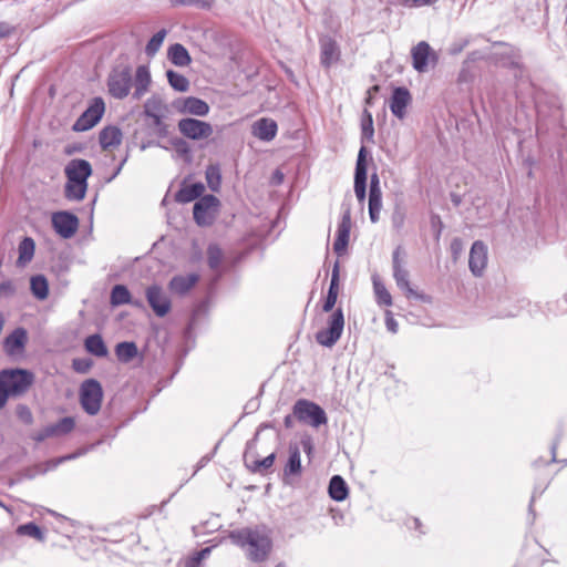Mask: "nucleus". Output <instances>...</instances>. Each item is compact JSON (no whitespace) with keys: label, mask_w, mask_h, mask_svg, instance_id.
Listing matches in <instances>:
<instances>
[{"label":"nucleus","mask_w":567,"mask_h":567,"mask_svg":"<svg viewBox=\"0 0 567 567\" xmlns=\"http://www.w3.org/2000/svg\"><path fill=\"white\" fill-rule=\"evenodd\" d=\"M17 533L19 535H24V536L33 537V538H35L38 540H41V542L44 540L43 532L34 523H28V524L20 525L17 528Z\"/></svg>","instance_id":"49530a36"},{"label":"nucleus","mask_w":567,"mask_h":567,"mask_svg":"<svg viewBox=\"0 0 567 567\" xmlns=\"http://www.w3.org/2000/svg\"><path fill=\"white\" fill-rule=\"evenodd\" d=\"M228 538L256 563L264 561L272 547L270 532L265 526L244 527L229 532Z\"/></svg>","instance_id":"f257e3e1"},{"label":"nucleus","mask_w":567,"mask_h":567,"mask_svg":"<svg viewBox=\"0 0 567 567\" xmlns=\"http://www.w3.org/2000/svg\"><path fill=\"white\" fill-rule=\"evenodd\" d=\"M275 458V453L269 454L268 456L260 461H249V456L247 454L245 455L246 465L254 473H265L266 471H268L274 465Z\"/></svg>","instance_id":"4c0bfd02"},{"label":"nucleus","mask_w":567,"mask_h":567,"mask_svg":"<svg viewBox=\"0 0 567 567\" xmlns=\"http://www.w3.org/2000/svg\"><path fill=\"white\" fill-rule=\"evenodd\" d=\"M365 155H367V148L364 146H361L359 154H358L355 172H354V193L360 203H363L365 199V188H367Z\"/></svg>","instance_id":"dca6fc26"},{"label":"nucleus","mask_w":567,"mask_h":567,"mask_svg":"<svg viewBox=\"0 0 567 567\" xmlns=\"http://www.w3.org/2000/svg\"><path fill=\"white\" fill-rule=\"evenodd\" d=\"M92 365V362L87 359H74L72 361V368L79 373H86Z\"/></svg>","instance_id":"864d4df0"},{"label":"nucleus","mask_w":567,"mask_h":567,"mask_svg":"<svg viewBox=\"0 0 567 567\" xmlns=\"http://www.w3.org/2000/svg\"><path fill=\"white\" fill-rule=\"evenodd\" d=\"M412 66L419 73H425L439 62L437 53L426 41H421L411 49Z\"/></svg>","instance_id":"0eeeda50"},{"label":"nucleus","mask_w":567,"mask_h":567,"mask_svg":"<svg viewBox=\"0 0 567 567\" xmlns=\"http://www.w3.org/2000/svg\"><path fill=\"white\" fill-rule=\"evenodd\" d=\"M411 102V94L405 87H395L390 101V110L393 115L402 120L406 113V106Z\"/></svg>","instance_id":"b1692460"},{"label":"nucleus","mask_w":567,"mask_h":567,"mask_svg":"<svg viewBox=\"0 0 567 567\" xmlns=\"http://www.w3.org/2000/svg\"><path fill=\"white\" fill-rule=\"evenodd\" d=\"M402 255H404L402 247L401 246L396 247L392 255V268L393 269L403 266Z\"/></svg>","instance_id":"6e6d98bb"},{"label":"nucleus","mask_w":567,"mask_h":567,"mask_svg":"<svg viewBox=\"0 0 567 567\" xmlns=\"http://www.w3.org/2000/svg\"><path fill=\"white\" fill-rule=\"evenodd\" d=\"M16 293V286L11 280H6L0 284V299L10 298Z\"/></svg>","instance_id":"603ef678"},{"label":"nucleus","mask_w":567,"mask_h":567,"mask_svg":"<svg viewBox=\"0 0 567 567\" xmlns=\"http://www.w3.org/2000/svg\"><path fill=\"white\" fill-rule=\"evenodd\" d=\"M338 291H339V265L337 262L334 265V268L332 271L328 295H327L324 303L322 306V309L324 312H329L333 309V307L337 302Z\"/></svg>","instance_id":"c85d7f7f"},{"label":"nucleus","mask_w":567,"mask_h":567,"mask_svg":"<svg viewBox=\"0 0 567 567\" xmlns=\"http://www.w3.org/2000/svg\"><path fill=\"white\" fill-rule=\"evenodd\" d=\"M399 4L405 8H421L432 6L439 0H396Z\"/></svg>","instance_id":"8fccbe9b"},{"label":"nucleus","mask_w":567,"mask_h":567,"mask_svg":"<svg viewBox=\"0 0 567 567\" xmlns=\"http://www.w3.org/2000/svg\"><path fill=\"white\" fill-rule=\"evenodd\" d=\"M373 289L379 305L391 306L392 297L385 286L379 280L377 276L373 277Z\"/></svg>","instance_id":"37998d69"},{"label":"nucleus","mask_w":567,"mask_h":567,"mask_svg":"<svg viewBox=\"0 0 567 567\" xmlns=\"http://www.w3.org/2000/svg\"><path fill=\"white\" fill-rule=\"evenodd\" d=\"M320 45V63L324 69H330L339 62L341 50L338 42L329 35L319 39Z\"/></svg>","instance_id":"f8f14e48"},{"label":"nucleus","mask_w":567,"mask_h":567,"mask_svg":"<svg viewBox=\"0 0 567 567\" xmlns=\"http://www.w3.org/2000/svg\"><path fill=\"white\" fill-rule=\"evenodd\" d=\"M122 132L116 126L104 127L99 135V142L103 150L116 147L122 142Z\"/></svg>","instance_id":"a878e982"},{"label":"nucleus","mask_w":567,"mask_h":567,"mask_svg":"<svg viewBox=\"0 0 567 567\" xmlns=\"http://www.w3.org/2000/svg\"><path fill=\"white\" fill-rule=\"evenodd\" d=\"M11 32V28L7 24L1 22L0 23V40L8 37Z\"/></svg>","instance_id":"680f3d73"},{"label":"nucleus","mask_w":567,"mask_h":567,"mask_svg":"<svg viewBox=\"0 0 567 567\" xmlns=\"http://www.w3.org/2000/svg\"><path fill=\"white\" fill-rule=\"evenodd\" d=\"M76 456V454H70V455H66V456H62L60 458H56V460H52L48 463L49 467L50 468H54L56 467L59 464H61L62 462L64 461H68V460H72Z\"/></svg>","instance_id":"052dcab7"},{"label":"nucleus","mask_w":567,"mask_h":567,"mask_svg":"<svg viewBox=\"0 0 567 567\" xmlns=\"http://www.w3.org/2000/svg\"><path fill=\"white\" fill-rule=\"evenodd\" d=\"M174 6H192L199 9H210L215 0H171Z\"/></svg>","instance_id":"09e8293b"},{"label":"nucleus","mask_w":567,"mask_h":567,"mask_svg":"<svg viewBox=\"0 0 567 567\" xmlns=\"http://www.w3.org/2000/svg\"><path fill=\"white\" fill-rule=\"evenodd\" d=\"M431 221H432L433 225H440L441 226V224H442L441 219H440V217L437 215H433L431 217Z\"/></svg>","instance_id":"e2e57ef3"},{"label":"nucleus","mask_w":567,"mask_h":567,"mask_svg":"<svg viewBox=\"0 0 567 567\" xmlns=\"http://www.w3.org/2000/svg\"><path fill=\"white\" fill-rule=\"evenodd\" d=\"M124 163H125V159L117 166L116 172L114 173L113 177H115L121 172Z\"/></svg>","instance_id":"338daca9"},{"label":"nucleus","mask_w":567,"mask_h":567,"mask_svg":"<svg viewBox=\"0 0 567 567\" xmlns=\"http://www.w3.org/2000/svg\"><path fill=\"white\" fill-rule=\"evenodd\" d=\"M344 327V317L341 308L336 309L328 319L327 328L316 333V340L323 347L331 348L340 339Z\"/></svg>","instance_id":"39448f33"},{"label":"nucleus","mask_w":567,"mask_h":567,"mask_svg":"<svg viewBox=\"0 0 567 567\" xmlns=\"http://www.w3.org/2000/svg\"><path fill=\"white\" fill-rule=\"evenodd\" d=\"M103 391L100 382L94 379L85 380L80 389V402L83 410L90 414L95 415L101 409Z\"/></svg>","instance_id":"423d86ee"},{"label":"nucleus","mask_w":567,"mask_h":567,"mask_svg":"<svg viewBox=\"0 0 567 567\" xmlns=\"http://www.w3.org/2000/svg\"><path fill=\"white\" fill-rule=\"evenodd\" d=\"M55 233L64 239L71 238L79 228L78 217L69 212H56L51 217Z\"/></svg>","instance_id":"9b49d317"},{"label":"nucleus","mask_w":567,"mask_h":567,"mask_svg":"<svg viewBox=\"0 0 567 567\" xmlns=\"http://www.w3.org/2000/svg\"><path fill=\"white\" fill-rule=\"evenodd\" d=\"M105 112V103L102 97H94L87 109L81 114L72 126L74 132H85L95 126Z\"/></svg>","instance_id":"6e6552de"},{"label":"nucleus","mask_w":567,"mask_h":567,"mask_svg":"<svg viewBox=\"0 0 567 567\" xmlns=\"http://www.w3.org/2000/svg\"><path fill=\"white\" fill-rule=\"evenodd\" d=\"M28 342V332L24 328H16L3 340V348L7 354L16 355L21 353Z\"/></svg>","instance_id":"4be33fe9"},{"label":"nucleus","mask_w":567,"mask_h":567,"mask_svg":"<svg viewBox=\"0 0 567 567\" xmlns=\"http://www.w3.org/2000/svg\"><path fill=\"white\" fill-rule=\"evenodd\" d=\"M124 163H125V159L117 166L116 172L114 173L113 177H115L121 172Z\"/></svg>","instance_id":"774afa93"},{"label":"nucleus","mask_w":567,"mask_h":567,"mask_svg":"<svg viewBox=\"0 0 567 567\" xmlns=\"http://www.w3.org/2000/svg\"><path fill=\"white\" fill-rule=\"evenodd\" d=\"M146 299L156 316L164 317L169 312L171 300L161 287L156 285L148 287Z\"/></svg>","instance_id":"4468645a"},{"label":"nucleus","mask_w":567,"mask_h":567,"mask_svg":"<svg viewBox=\"0 0 567 567\" xmlns=\"http://www.w3.org/2000/svg\"><path fill=\"white\" fill-rule=\"evenodd\" d=\"M206 182L213 192H218L221 183L220 169L217 165H209L206 168Z\"/></svg>","instance_id":"c03bdc74"},{"label":"nucleus","mask_w":567,"mask_h":567,"mask_svg":"<svg viewBox=\"0 0 567 567\" xmlns=\"http://www.w3.org/2000/svg\"><path fill=\"white\" fill-rule=\"evenodd\" d=\"M138 353L137 346L135 342H120L115 347V354L120 362L128 363L131 362Z\"/></svg>","instance_id":"473e14b6"},{"label":"nucleus","mask_w":567,"mask_h":567,"mask_svg":"<svg viewBox=\"0 0 567 567\" xmlns=\"http://www.w3.org/2000/svg\"><path fill=\"white\" fill-rule=\"evenodd\" d=\"M177 127L183 136L193 141L205 140L213 134V126L210 123L193 117L179 120Z\"/></svg>","instance_id":"1a4fd4ad"},{"label":"nucleus","mask_w":567,"mask_h":567,"mask_svg":"<svg viewBox=\"0 0 567 567\" xmlns=\"http://www.w3.org/2000/svg\"><path fill=\"white\" fill-rule=\"evenodd\" d=\"M174 106L181 114H190L200 117L206 116L210 110L206 101L195 96L178 99Z\"/></svg>","instance_id":"2eb2a0df"},{"label":"nucleus","mask_w":567,"mask_h":567,"mask_svg":"<svg viewBox=\"0 0 567 567\" xmlns=\"http://www.w3.org/2000/svg\"><path fill=\"white\" fill-rule=\"evenodd\" d=\"M84 346L87 352L99 358L106 357L109 353L102 337L97 333L89 336L84 341Z\"/></svg>","instance_id":"72a5a7b5"},{"label":"nucleus","mask_w":567,"mask_h":567,"mask_svg":"<svg viewBox=\"0 0 567 567\" xmlns=\"http://www.w3.org/2000/svg\"><path fill=\"white\" fill-rule=\"evenodd\" d=\"M382 209V192L380 187V179L377 174H372L370 179L369 192V216L372 223H377Z\"/></svg>","instance_id":"a211bd4d"},{"label":"nucleus","mask_w":567,"mask_h":567,"mask_svg":"<svg viewBox=\"0 0 567 567\" xmlns=\"http://www.w3.org/2000/svg\"><path fill=\"white\" fill-rule=\"evenodd\" d=\"M285 425H286L287 427H290V426H291V416H290V415H288V416H286V417H285Z\"/></svg>","instance_id":"69168bd1"},{"label":"nucleus","mask_w":567,"mask_h":567,"mask_svg":"<svg viewBox=\"0 0 567 567\" xmlns=\"http://www.w3.org/2000/svg\"><path fill=\"white\" fill-rule=\"evenodd\" d=\"M35 244L31 237H24L18 247L19 257L18 264L25 265L30 262L34 256Z\"/></svg>","instance_id":"f704fd0d"},{"label":"nucleus","mask_w":567,"mask_h":567,"mask_svg":"<svg viewBox=\"0 0 567 567\" xmlns=\"http://www.w3.org/2000/svg\"><path fill=\"white\" fill-rule=\"evenodd\" d=\"M34 380L33 372L27 369L16 368L0 371V383L11 393L12 398L24 395L34 383Z\"/></svg>","instance_id":"f03ea898"},{"label":"nucleus","mask_w":567,"mask_h":567,"mask_svg":"<svg viewBox=\"0 0 567 567\" xmlns=\"http://www.w3.org/2000/svg\"><path fill=\"white\" fill-rule=\"evenodd\" d=\"M166 76L168 80L169 85L177 92H186L189 89V81L188 79L173 70H168L166 72Z\"/></svg>","instance_id":"58836bf2"},{"label":"nucleus","mask_w":567,"mask_h":567,"mask_svg":"<svg viewBox=\"0 0 567 567\" xmlns=\"http://www.w3.org/2000/svg\"><path fill=\"white\" fill-rule=\"evenodd\" d=\"M30 289L37 299L44 300L49 295V285L47 278L42 275L31 277Z\"/></svg>","instance_id":"c9c22d12"},{"label":"nucleus","mask_w":567,"mask_h":567,"mask_svg":"<svg viewBox=\"0 0 567 567\" xmlns=\"http://www.w3.org/2000/svg\"><path fill=\"white\" fill-rule=\"evenodd\" d=\"M198 278L199 277L196 274L175 276L169 282V288L172 291L183 295L195 286V284L198 281Z\"/></svg>","instance_id":"7c9ffc66"},{"label":"nucleus","mask_w":567,"mask_h":567,"mask_svg":"<svg viewBox=\"0 0 567 567\" xmlns=\"http://www.w3.org/2000/svg\"><path fill=\"white\" fill-rule=\"evenodd\" d=\"M186 567H202L199 564H197L196 561H187L186 564Z\"/></svg>","instance_id":"0e129e2a"},{"label":"nucleus","mask_w":567,"mask_h":567,"mask_svg":"<svg viewBox=\"0 0 567 567\" xmlns=\"http://www.w3.org/2000/svg\"><path fill=\"white\" fill-rule=\"evenodd\" d=\"M212 549L209 547L203 548L202 550L195 553V555L189 559V561H196L200 565V561L206 558L210 554Z\"/></svg>","instance_id":"13d9d810"},{"label":"nucleus","mask_w":567,"mask_h":567,"mask_svg":"<svg viewBox=\"0 0 567 567\" xmlns=\"http://www.w3.org/2000/svg\"><path fill=\"white\" fill-rule=\"evenodd\" d=\"M278 126L272 118L262 117L251 125V133L260 141L270 142L277 135Z\"/></svg>","instance_id":"5701e85b"},{"label":"nucleus","mask_w":567,"mask_h":567,"mask_svg":"<svg viewBox=\"0 0 567 567\" xmlns=\"http://www.w3.org/2000/svg\"><path fill=\"white\" fill-rule=\"evenodd\" d=\"M208 265L213 270H217L223 260V251L217 245H210L207 249Z\"/></svg>","instance_id":"de8ad7c7"},{"label":"nucleus","mask_w":567,"mask_h":567,"mask_svg":"<svg viewBox=\"0 0 567 567\" xmlns=\"http://www.w3.org/2000/svg\"><path fill=\"white\" fill-rule=\"evenodd\" d=\"M168 109L164 100L153 94L144 103V114L152 118L153 125L159 127L163 125V120L166 116Z\"/></svg>","instance_id":"f3484780"},{"label":"nucleus","mask_w":567,"mask_h":567,"mask_svg":"<svg viewBox=\"0 0 567 567\" xmlns=\"http://www.w3.org/2000/svg\"><path fill=\"white\" fill-rule=\"evenodd\" d=\"M49 426L51 430L49 434H52L53 436H61L70 433L74 429L75 421L71 416H65Z\"/></svg>","instance_id":"a19ab883"},{"label":"nucleus","mask_w":567,"mask_h":567,"mask_svg":"<svg viewBox=\"0 0 567 567\" xmlns=\"http://www.w3.org/2000/svg\"><path fill=\"white\" fill-rule=\"evenodd\" d=\"M329 496L336 502H342L348 497L349 488L340 475H333L329 482Z\"/></svg>","instance_id":"c756f323"},{"label":"nucleus","mask_w":567,"mask_h":567,"mask_svg":"<svg viewBox=\"0 0 567 567\" xmlns=\"http://www.w3.org/2000/svg\"><path fill=\"white\" fill-rule=\"evenodd\" d=\"M205 190L203 183H194L190 185H184L175 195V199L178 203H190L196 198H199Z\"/></svg>","instance_id":"cd10ccee"},{"label":"nucleus","mask_w":567,"mask_h":567,"mask_svg":"<svg viewBox=\"0 0 567 567\" xmlns=\"http://www.w3.org/2000/svg\"><path fill=\"white\" fill-rule=\"evenodd\" d=\"M487 264V247L483 241H475L472 245L468 258V266L472 274L481 276Z\"/></svg>","instance_id":"6ab92c4d"},{"label":"nucleus","mask_w":567,"mask_h":567,"mask_svg":"<svg viewBox=\"0 0 567 567\" xmlns=\"http://www.w3.org/2000/svg\"><path fill=\"white\" fill-rule=\"evenodd\" d=\"M385 326H386V329L389 331H391L392 333H396L398 332V322L395 321V319L392 317L391 312L388 311L386 312V317H385Z\"/></svg>","instance_id":"4d7b16f0"},{"label":"nucleus","mask_w":567,"mask_h":567,"mask_svg":"<svg viewBox=\"0 0 567 567\" xmlns=\"http://www.w3.org/2000/svg\"><path fill=\"white\" fill-rule=\"evenodd\" d=\"M301 455L297 444L289 445V457L284 468L285 476H298L301 474Z\"/></svg>","instance_id":"bb28decb"},{"label":"nucleus","mask_w":567,"mask_h":567,"mask_svg":"<svg viewBox=\"0 0 567 567\" xmlns=\"http://www.w3.org/2000/svg\"><path fill=\"white\" fill-rule=\"evenodd\" d=\"M293 415L298 421L307 423L313 427H319L328 421L323 409L306 399H300L295 403Z\"/></svg>","instance_id":"20e7f679"},{"label":"nucleus","mask_w":567,"mask_h":567,"mask_svg":"<svg viewBox=\"0 0 567 567\" xmlns=\"http://www.w3.org/2000/svg\"><path fill=\"white\" fill-rule=\"evenodd\" d=\"M50 432H51V430H50V426L48 425L35 434L34 440L37 442H42V441L47 440L48 437H52L53 435L49 434Z\"/></svg>","instance_id":"bf43d9fd"},{"label":"nucleus","mask_w":567,"mask_h":567,"mask_svg":"<svg viewBox=\"0 0 567 567\" xmlns=\"http://www.w3.org/2000/svg\"><path fill=\"white\" fill-rule=\"evenodd\" d=\"M131 293L124 285H116L111 291V303L112 306H121L131 303Z\"/></svg>","instance_id":"ea45409f"},{"label":"nucleus","mask_w":567,"mask_h":567,"mask_svg":"<svg viewBox=\"0 0 567 567\" xmlns=\"http://www.w3.org/2000/svg\"><path fill=\"white\" fill-rule=\"evenodd\" d=\"M87 183L66 181L65 197L70 200H82L85 197Z\"/></svg>","instance_id":"e433bc0d"},{"label":"nucleus","mask_w":567,"mask_h":567,"mask_svg":"<svg viewBox=\"0 0 567 567\" xmlns=\"http://www.w3.org/2000/svg\"><path fill=\"white\" fill-rule=\"evenodd\" d=\"M393 278L396 282V286L402 290L404 291L405 296L408 298H415L417 300H421L423 302H431V297L423 293V292H417L416 290H414L411 286H410V281H409V271L404 268V266L402 267H398V268H394L393 269Z\"/></svg>","instance_id":"aec40b11"},{"label":"nucleus","mask_w":567,"mask_h":567,"mask_svg":"<svg viewBox=\"0 0 567 567\" xmlns=\"http://www.w3.org/2000/svg\"><path fill=\"white\" fill-rule=\"evenodd\" d=\"M351 230V210L347 207L341 216V220L337 228V236L333 243V251L338 256H342L348 247Z\"/></svg>","instance_id":"ddd939ff"},{"label":"nucleus","mask_w":567,"mask_h":567,"mask_svg":"<svg viewBox=\"0 0 567 567\" xmlns=\"http://www.w3.org/2000/svg\"><path fill=\"white\" fill-rule=\"evenodd\" d=\"M175 148L179 156L184 157L187 161H190V150L185 141L178 140L175 143Z\"/></svg>","instance_id":"5fc2aeb1"},{"label":"nucleus","mask_w":567,"mask_h":567,"mask_svg":"<svg viewBox=\"0 0 567 567\" xmlns=\"http://www.w3.org/2000/svg\"><path fill=\"white\" fill-rule=\"evenodd\" d=\"M168 59L176 66H187L192 62L188 51L179 43H175L169 47Z\"/></svg>","instance_id":"2f4dec72"},{"label":"nucleus","mask_w":567,"mask_h":567,"mask_svg":"<svg viewBox=\"0 0 567 567\" xmlns=\"http://www.w3.org/2000/svg\"><path fill=\"white\" fill-rule=\"evenodd\" d=\"M166 34L167 31L165 29H161L150 39L145 48V53L148 56H153L157 53L164 42Z\"/></svg>","instance_id":"a18cd8bd"},{"label":"nucleus","mask_w":567,"mask_h":567,"mask_svg":"<svg viewBox=\"0 0 567 567\" xmlns=\"http://www.w3.org/2000/svg\"><path fill=\"white\" fill-rule=\"evenodd\" d=\"M17 415L25 424H31L33 422L32 412L25 404H19L17 406Z\"/></svg>","instance_id":"3c124183"},{"label":"nucleus","mask_w":567,"mask_h":567,"mask_svg":"<svg viewBox=\"0 0 567 567\" xmlns=\"http://www.w3.org/2000/svg\"><path fill=\"white\" fill-rule=\"evenodd\" d=\"M107 91L110 95L117 100L125 99L132 87V69L128 65H115L109 73Z\"/></svg>","instance_id":"7ed1b4c3"},{"label":"nucleus","mask_w":567,"mask_h":567,"mask_svg":"<svg viewBox=\"0 0 567 567\" xmlns=\"http://www.w3.org/2000/svg\"><path fill=\"white\" fill-rule=\"evenodd\" d=\"M374 128L372 114L364 110L361 118V138L373 143Z\"/></svg>","instance_id":"79ce46f5"},{"label":"nucleus","mask_w":567,"mask_h":567,"mask_svg":"<svg viewBox=\"0 0 567 567\" xmlns=\"http://www.w3.org/2000/svg\"><path fill=\"white\" fill-rule=\"evenodd\" d=\"M151 84V74L148 68L141 65L135 72V90L133 92V99L141 100L142 96L148 91Z\"/></svg>","instance_id":"393cba45"},{"label":"nucleus","mask_w":567,"mask_h":567,"mask_svg":"<svg viewBox=\"0 0 567 567\" xmlns=\"http://www.w3.org/2000/svg\"><path fill=\"white\" fill-rule=\"evenodd\" d=\"M64 172L66 179H70L71 182L87 183V178L92 174V167L87 161L75 158L68 163Z\"/></svg>","instance_id":"412c9836"},{"label":"nucleus","mask_w":567,"mask_h":567,"mask_svg":"<svg viewBox=\"0 0 567 567\" xmlns=\"http://www.w3.org/2000/svg\"><path fill=\"white\" fill-rule=\"evenodd\" d=\"M219 200L214 195H205L195 203L193 214L195 221L200 226L210 225L216 216Z\"/></svg>","instance_id":"9d476101"}]
</instances>
